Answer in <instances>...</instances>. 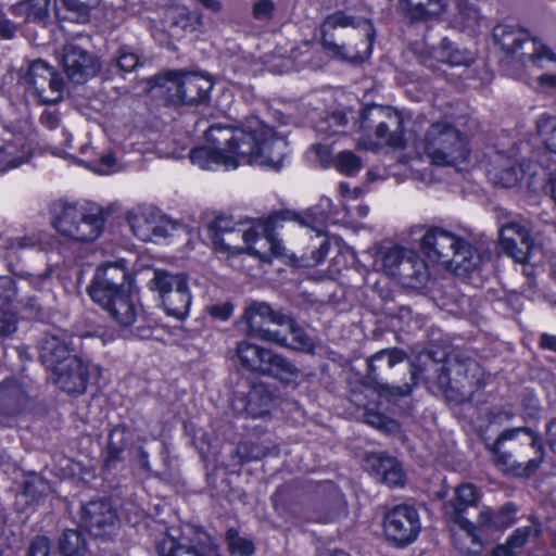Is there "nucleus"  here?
I'll use <instances>...</instances> for the list:
<instances>
[{
  "label": "nucleus",
  "mask_w": 556,
  "mask_h": 556,
  "mask_svg": "<svg viewBox=\"0 0 556 556\" xmlns=\"http://www.w3.org/2000/svg\"><path fill=\"white\" fill-rule=\"evenodd\" d=\"M156 86L162 91L165 100L174 105L184 104V101H176L174 98L178 93L177 86L181 83V72H169L163 76L156 77Z\"/></svg>",
  "instance_id": "obj_37"
},
{
  "label": "nucleus",
  "mask_w": 556,
  "mask_h": 556,
  "mask_svg": "<svg viewBox=\"0 0 556 556\" xmlns=\"http://www.w3.org/2000/svg\"><path fill=\"white\" fill-rule=\"evenodd\" d=\"M17 293V287L15 286L12 278L7 276H0V302H11Z\"/></svg>",
  "instance_id": "obj_55"
},
{
  "label": "nucleus",
  "mask_w": 556,
  "mask_h": 556,
  "mask_svg": "<svg viewBox=\"0 0 556 556\" xmlns=\"http://www.w3.org/2000/svg\"><path fill=\"white\" fill-rule=\"evenodd\" d=\"M34 147L28 135L9 128H0V174H5L27 163Z\"/></svg>",
  "instance_id": "obj_16"
},
{
  "label": "nucleus",
  "mask_w": 556,
  "mask_h": 556,
  "mask_svg": "<svg viewBox=\"0 0 556 556\" xmlns=\"http://www.w3.org/2000/svg\"><path fill=\"white\" fill-rule=\"evenodd\" d=\"M518 507L513 502H507L498 509L489 511V530L503 531L513 526L516 520Z\"/></svg>",
  "instance_id": "obj_36"
},
{
  "label": "nucleus",
  "mask_w": 556,
  "mask_h": 556,
  "mask_svg": "<svg viewBox=\"0 0 556 556\" xmlns=\"http://www.w3.org/2000/svg\"><path fill=\"white\" fill-rule=\"evenodd\" d=\"M60 136V140H58L56 138L52 139L54 141V146L52 147V153L56 156L67 159L70 154L65 151L64 148H61L59 146L64 143L65 147H70V143L72 141V135L65 128L61 127Z\"/></svg>",
  "instance_id": "obj_59"
},
{
  "label": "nucleus",
  "mask_w": 556,
  "mask_h": 556,
  "mask_svg": "<svg viewBox=\"0 0 556 556\" xmlns=\"http://www.w3.org/2000/svg\"><path fill=\"white\" fill-rule=\"evenodd\" d=\"M50 491V485L47 481L38 476H31L24 483L23 495L31 502H38L41 497L46 496Z\"/></svg>",
  "instance_id": "obj_44"
},
{
  "label": "nucleus",
  "mask_w": 556,
  "mask_h": 556,
  "mask_svg": "<svg viewBox=\"0 0 556 556\" xmlns=\"http://www.w3.org/2000/svg\"><path fill=\"white\" fill-rule=\"evenodd\" d=\"M538 129L544 137L546 149L556 154V118L547 114L541 115Z\"/></svg>",
  "instance_id": "obj_43"
},
{
  "label": "nucleus",
  "mask_w": 556,
  "mask_h": 556,
  "mask_svg": "<svg viewBox=\"0 0 556 556\" xmlns=\"http://www.w3.org/2000/svg\"><path fill=\"white\" fill-rule=\"evenodd\" d=\"M406 251L407 249L395 245L380 252L379 256L376 257L372 263L374 269L382 270L388 276H396Z\"/></svg>",
  "instance_id": "obj_34"
},
{
  "label": "nucleus",
  "mask_w": 556,
  "mask_h": 556,
  "mask_svg": "<svg viewBox=\"0 0 556 556\" xmlns=\"http://www.w3.org/2000/svg\"><path fill=\"white\" fill-rule=\"evenodd\" d=\"M226 542L231 554L251 556L254 553V544L252 541L241 536L235 529H229L227 531Z\"/></svg>",
  "instance_id": "obj_42"
},
{
  "label": "nucleus",
  "mask_w": 556,
  "mask_h": 556,
  "mask_svg": "<svg viewBox=\"0 0 556 556\" xmlns=\"http://www.w3.org/2000/svg\"><path fill=\"white\" fill-rule=\"evenodd\" d=\"M53 70V66L41 59L28 62L18 71V84L22 85L29 94L35 97L36 92L42 93L45 78L51 75Z\"/></svg>",
  "instance_id": "obj_27"
},
{
  "label": "nucleus",
  "mask_w": 556,
  "mask_h": 556,
  "mask_svg": "<svg viewBox=\"0 0 556 556\" xmlns=\"http://www.w3.org/2000/svg\"><path fill=\"white\" fill-rule=\"evenodd\" d=\"M53 382L68 394H80L87 388L88 366L77 356L65 358L60 365L50 369Z\"/></svg>",
  "instance_id": "obj_19"
},
{
  "label": "nucleus",
  "mask_w": 556,
  "mask_h": 556,
  "mask_svg": "<svg viewBox=\"0 0 556 556\" xmlns=\"http://www.w3.org/2000/svg\"><path fill=\"white\" fill-rule=\"evenodd\" d=\"M396 276L410 285H421L428 279L427 265L415 251L407 249Z\"/></svg>",
  "instance_id": "obj_30"
},
{
  "label": "nucleus",
  "mask_w": 556,
  "mask_h": 556,
  "mask_svg": "<svg viewBox=\"0 0 556 556\" xmlns=\"http://www.w3.org/2000/svg\"><path fill=\"white\" fill-rule=\"evenodd\" d=\"M63 89L64 81L61 75L55 71V68L51 72L47 78H45V83L42 84V94L41 92H36L35 98H37L41 103H58L63 98Z\"/></svg>",
  "instance_id": "obj_35"
},
{
  "label": "nucleus",
  "mask_w": 556,
  "mask_h": 556,
  "mask_svg": "<svg viewBox=\"0 0 556 556\" xmlns=\"http://www.w3.org/2000/svg\"><path fill=\"white\" fill-rule=\"evenodd\" d=\"M16 330L15 316L7 309L0 308V336H8Z\"/></svg>",
  "instance_id": "obj_58"
},
{
  "label": "nucleus",
  "mask_w": 556,
  "mask_h": 556,
  "mask_svg": "<svg viewBox=\"0 0 556 556\" xmlns=\"http://www.w3.org/2000/svg\"><path fill=\"white\" fill-rule=\"evenodd\" d=\"M334 167L348 176L356 175L362 168L361 159L352 151H342L338 153L333 161Z\"/></svg>",
  "instance_id": "obj_41"
},
{
  "label": "nucleus",
  "mask_w": 556,
  "mask_h": 556,
  "mask_svg": "<svg viewBox=\"0 0 556 556\" xmlns=\"http://www.w3.org/2000/svg\"><path fill=\"white\" fill-rule=\"evenodd\" d=\"M257 396H258V390H253L249 394V401H248L247 406H245L248 414H250L254 418L264 417L269 412L270 399L268 396H265L262 400L263 401V407L261 409H256V407H255V400H256Z\"/></svg>",
  "instance_id": "obj_54"
},
{
  "label": "nucleus",
  "mask_w": 556,
  "mask_h": 556,
  "mask_svg": "<svg viewBox=\"0 0 556 556\" xmlns=\"http://www.w3.org/2000/svg\"><path fill=\"white\" fill-rule=\"evenodd\" d=\"M276 4L273 0H255L252 5V16L257 21L271 20Z\"/></svg>",
  "instance_id": "obj_50"
},
{
  "label": "nucleus",
  "mask_w": 556,
  "mask_h": 556,
  "mask_svg": "<svg viewBox=\"0 0 556 556\" xmlns=\"http://www.w3.org/2000/svg\"><path fill=\"white\" fill-rule=\"evenodd\" d=\"M527 441L535 450L536 456L527 462L526 465L518 463L514 459L513 453H506L500 445H489V452L492 453V460L494 466L506 475L516 477H530L532 476L544 460L545 450L540 437L532 430H527Z\"/></svg>",
  "instance_id": "obj_15"
},
{
  "label": "nucleus",
  "mask_w": 556,
  "mask_h": 556,
  "mask_svg": "<svg viewBox=\"0 0 556 556\" xmlns=\"http://www.w3.org/2000/svg\"><path fill=\"white\" fill-rule=\"evenodd\" d=\"M355 26V21L352 16L346 15L342 11H337L328 15L320 25L321 45L323 48L332 56L343 61H362L364 58L358 52H350L345 46L336 43L329 33L336 28H345Z\"/></svg>",
  "instance_id": "obj_21"
},
{
  "label": "nucleus",
  "mask_w": 556,
  "mask_h": 556,
  "mask_svg": "<svg viewBox=\"0 0 556 556\" xmlns=\"http://www.w3.org/2000/svg\"><path fill=\"white\" fill-rule=\"evenodd\" d=\"M403 359L404 353L399 350H381L368 359V375L372 380L376 379L377 362L384 361L388 368L391 369Z\"/></svg>",
  "instance_id": "obj_40"
},
{
  "label": "nucleus",
  "mask_w": 556,
  "mask_h": 556,
  "mask_svg": "<svg viewBox=\"0 0 556 556\" xmlns=\"http://www.w3.org/2000/svg\"><path fill=\"white\" fill-rule=\"evenodd\" d=\"M60 551L64 556H84L85 541L76 530H66L60 539Z\"/></svg>",
  "instance_id": "obj_39"
},
{
  "label": "nucleus",
  "mask_w": 556,
  "mask_h": 556,
  "mask_svg": "<svg viewBox=\"0 0 556 556\" xmlns=\"http://www.w3.org/2000/svg\"><path fill=\"white\" fill-rule=\"evenodd\" d=\"M541 533V525L533 522L531 526L516 529L508 538L507 544L513 548H521L531 536H538Z\"/></svg>",
  "instance_id": "obj_46"
},
{
  "label": "nucleus",
  "mask_w": 556,
  "mask_h": 556,
  "mask_svg": "<svg viewBox=\"0 0 556 556\" xmlns=\"http://www.w3.org/2000/svg\"><path fill=\"white\" fill-rule=\"evenodd\" d=\"M400 3L414 20L439 16L453 7L452 22L462 29L475 28L480 20L476 0H400Z\"/></svg>",
  "instance_id": "obj_12"
},
{
  "label": "nucleus",
  "mask_w": 556,
  "mask_h": 556,
  "mask_svg": "<svg viewBox=\"0 0 556 556\" xmlns=\"http://www.w3.org/2000/svg\"><path fill=\"white\" fill-rule=\"evenodd\" d=\"M117 65L125 72H131L139 65V58L129 47H123L118 51Z\"/></svg>",
  "instance_id": "obj_52"
},
{
  "label": "nucleus",
  "mask_w": 556,
  "mask_h": 556,
  "mask_svg": "<svg viewBox=\"0 0 556 556\" xmlns=\"http://www.w3.org/2000/svg\"><path fill=\"white\" fill-rule=\"evenodd\" d=\"M71 342L62 334H47L40 341V358L50 370L60 365L71 354Z\"/></svg>",
  "instance_id": "obj_26"
},
{
  "label": "nucleus",
  "mask_w": 556,
  "mask_h": 556,
  "mask_svg": "<svg viewBox=\"0 0 556 556\" xmlns=\"http://www.w3.org/2000/svg\"><path fill=\"white\" fill-rule=\"evenodd\" d=\"M16 31V26L10 20L0 21V39H11Z\"/></svg>",
  "instance_id": "obj_63"
},
{
  "label": "nucleus",
  "mask_w": 556,
  "mask_h": 556,
  "mask_svg": "<svg viewBox=\"0 0 556 556\" xmlns=\"http://www.w3.org/2000/svg\"><path fill=\"white\" fill-rule=\"evenodd\" d=\"M368 213L369 207L365 204H359L354 210L345 205L338 208L333 207L329 198L323 197L316 205L303 212H275L267 218L253 223L245 230H223L219 223H214L208 226L207 236L218 251L229 254L247 251L249 254L266 260L269 254L276 257L283 256L285 248L276 233L280 222L295 220L301 226L315 230L317 237H321L324 236L323 227L327 223L351 226L356 218H364Z\"/></svg>",
  "instance_id": "obj_2"
},
{
  "label": "nucleus",
  "mask_w": 556,
  "mask_h": 556,
  "mask_svg": "<svg viewBox=\"0 0 556 556\" xmlns=\"http://www.w3.org/2000/svg\"><path fill=\"white\" fill-rule=\"evenodd\" d=\"M28 556H55L51 554L49 540L46 536H37L31 541Z\"/></svg>",
  "instance_id": "obj_56"
},
{
  "label": "nucleus",
  "mask_w": 556,
  "mask_h": 556,
  "mask_svg": "<svg viewBox=\"0 0 556 556\" xmlns=\"http://www.w3.org/2000/svg\"><path fill=\"white\" fill-rule=\"evenodd\" d=\"M262 375L273 377L285 383H291L298 378L299 370L290 361L271 351Z\"/></svg>",
  "instance_id": "obj_32"
},
{
  "label": "nucleus",
  "mask_w": 556,
  "mask_h": 556,
  "mask_svg": "<svg viewBox=\"0 0 556 556\" xmlns=\"http://www.w3.org/2000/svg\"><path fill=\"white\" fill-rule=\"evenodd\" d=\"M22 279L27 282L29 287L39 291L49 288L51 285V277L47 271L40 275L27 274L25 277H22Z\"/></svg>",
  "instance_id": "obj_57"
},
{
  "label": "nucleus",
  "mask_w": 556,
  "mask_h": 556,
  "mask_svg": "<svg viewBox=\"0 0 556 556\" xmlns=\"http://www.w3.org/2000/svg\"><path fill=\"white\" fill-rule=\"evenodd\" d=\"M519 180L518 169L514 165H508L500 174L494 176V185L501 188H511Z\"/></svg>",
  "instance_id": "obj_51"
},
{
  "label": "nucleus",
  "mask_w": 556,
  "mask_h": 556,
  "mask_svg": "<svg viewBox=\"0 0 556 556\" xmlns=\"http://www.w3.org/2000/svg\"><path fill=\"white\" fill-rule=\"evenodd\" d=\"M527 430L531 429L526 427L506 429L501 432L492 445H500V443H502L503 446H501V448L503 451L506 453H513V451L516 448L520 435H525L527 438Z\"/></svg>",
  "instance_id": "obj_48"
},
{
  "label": "nucleus",
  "mask_w": 556,
  "mask_h": 556,
  "mask_svg": "<svg viewBox=\"0 0 556 556\" xmlns=\"http://www.w3.org/2000/svg\"><path fill=\"white\" fill-rule=\"evenodd\" d=\"M53 227L62 237L76 242H91L104 228L101 208L89 202H71L61 205L53 218Z\"/></svg>",
  "instance_id": "obj_10"
},
{
  "label": "nucleus",
  "mask_w": 556,
  "mask_h": 556,
  "mask_svg": "<svg viewBox=\"0 0 556 556\" xmlns=\"http://www.w3.org/2000/svg\"><path fill=\"white\" fill-rule=\"evenodd\" d=\"M455 371L464 376L469 388L477 386L480 389L484 386V369L473 359H466L456 365Z\"/></svg>",
  "instance_id": "obj_38"
},
{
  "label": "nucleus",
  "mask_w": 556,
  "mask_h": 556,
  "mask_svg": "<svg viewBox=\"0 0 556 556\" xmlns=\"http://www.w3.org/2000/svg\"><path fill=\"white\" fill-rule=\"evenodd\" d=\"M494 213L502 251L516 263L530 265L523 269V273L527 277H531L532 265L542 256V245L511 212L496 207Z\"/></svg>",
  "instance_id": "obj_8"
},
{
  "label": "nucleus",
  "mask_w": 556,
  "mask_h": 556,
  "mask_svg": "<svg viewBox=\"0 0 556 556\" xmlns=\"http://www.w3.org/2000/svg\"><path fill=\"white\" fill-rule=\"evenodd\" d=\"M546 443L556 454V418L552 419L546 426Z\"/></svg>",
  "instance_id": "obj_64"
},
{
  "label": "nucleus",
  "mask_w": 556,
  "mask_h": 556,
  "mask_svg": "<svg viewBox=\"0 0 556 556\" xmlns=\"http://www.w3.org/2000/svg\"><path fill=\"white\" fill-rule=\"evenodd\" d=\"M205 137L212 147L194 148L189 155L193 165L205 170L247 164L278 172L290 153L286 138L257 118L248 119L241 128L213 125Z\"/></svg>",
  "instance_id": "obj_1"
},
{
  "label": "nucleus",
  "mask_w": 556,
  "mask_h": 556,
  "mask_svg": "<svg viewBox=\"0 0 556 556\" xmlns=\"http://www.w3.org/2000/svg\"><path fill=\"white\" fill-rule=\"evenodd\" d=\"M40 243L38 233H15L5 231L0 235V251L8 256H14L18 253L36 249Z\"/></svg>",
  "instance_id": "obj_29"
},
{
  "label": "nucleus",
  "mask_w": 556,
  "mask_h": 556,
  "mask_svg": "<svg viewBox=\"0 0 556 556\" xmlns=\"http://www.w3.org/2000/svg\"><path fill=\"white\" fill-rule=\"evenodd\" d=\"M410 147L418 155L425 154L432 164L455 166L468 156L466 142L457 128L447 122H435L422 137L415 138Z\"/></svg>",
  "instance_id": "obj_7"
},
{
  "label": "nucleus",
  "mask_w": 556,
  "mask_h": 556,
  "mask_svg": "<svg viewBox=\"0 0 556 556\" xmlns=\"http://www.w3.org/2000/svg\"><path fill=\"white\" fill-rule=\"evenodd\" d=\"M62 64L68 78L81 84L93 77L99 71L98 60L88 51L75 43H68L63 49Z\"/></svg>",
  "instance_id": "obj_20"
},
{
  "label": "nucleus",
  "mask_w": 556,
  "mask_h": 556,
  "mask_svg": "<svg viewBox=\"0 0 556 556\" xmlns=\"http://www.w3.org/2000/svg\"><path fill=\"white\" fill-rule=\"evenodd\" d=\"M420 248L427 258L456 275L475 271L481 257L464 239L441 228H430L420 239Z\"/></svg>",
  "instance_id": "obj_6"
},
{
  "label": "nucleus",
  "mask_w": 556,
  "mask_h": 556,
  "mask_svg": "<svg viewBox=\"0 0 556 556\" xmlns=\"http://www.w3.org/2000/svg\"><path fill=\"white\" fill-rule=\"evenodd\" d=\"M89 167L100 175H110L121 168L112 152L101 155L98 161L89 162Z\"/></svg>",
  "instance_id": "obj_49"
},
{
  "label": "nucleus",
  "mask_w": 556,
  "mask_h": 556,
  "mask_svg": "<svg viewBox=\"0 0 556 556\" xmlns=\"http://www.w3.org/2000/svg\"><path fill=\"white\" fill-rule=\"evenodd\" d=\"M366 470L389 488L404 485L405 476L401 464L383 454H370L365 460Z\"/></svg>",
  "instance_id": "obj_23"
},
{
  "label": "nucleus",
  "mask_w": 556,
  "mask_h": 556,
  "mask_svg": "<svg viewBox=\"0 0 556 556\" xmlns=\"http://www.w3.org/2000/svg\"><path fill=\"white\" fill-rule=\"evenodd\" d=\"M40 124L48 130H56L60 127V118L56 112L45 110L40 116Z\"/></svg>",
  "instance_id": "obj_60"
},
{
  "label": "nucleus",
  "mask_w": 556,
  "mask_h": 556,
  "mask_svg": "<svg viewBox=\"0 0 556 556\" xmlns=\"http://www.w3.org/2000/svg\"><path fill=\"white\" fill-rule=\"evenodd\" d=\"M330 248L329 240L324 238L318 248L312 253V260L315 265L320 264L328 255Z\"/></svg>",
  "instance_id": "obj_61"
},
{
  "label": "nucleus",
  "mask_w": 556,
  "mask_h": 556,
  "mask_svg": "<svg viewBox=\"0 0 556 556\" xmlns=\"http://www.w3.org/2000/svg\"><path fill=\"white\" fill-rule=\"evenodd\" d=\"M249 337L279 345L281 348L313 352L315 342L291 316L275 311L268 303H249L240 318Z\"/></svg>",
  "instance_id": "obj_3"
},
{
  "label": "nucleus",
  "mask_w": 556,
  "mask_h": 556,
  "mask_svg": "<svg viewBox=\"0 0 556 556\" xmlns=\"http://www.w3.org/2000/svg\"><path fill=\"white\" fill-rule=\"evenodd\" d=\"M132 233L141 241H155L168 235L169 223L152 207H138L127 217Z\"/></svg>",
  "instance_id": "obj_18"
},
{
  "label": "nucleus",
  "mask_w": 556,
  "mask_h": 556,
  "mask_svg": "<svg viewBox=\"0 0 556 556\" xmlns=\"http://www.w3.org/2000/svg\"><path fill=\"white\" fill-rule=\"evenodd\" d=\"M346 116L341 111H334L329 114L324 121H321L316 129L319 132L325 134L330 137L340 132V128H343L346 125Z\"/></svg>",
  "instance_id": "obj_45"
},
{
  "label": "nucleus",
  "mask_w": 556,
  "mask_h": 556,
  "mask_svg": "<svg viewBox=\"0 0 556 556\" xmlns=\"http://www.w3.org/2000/svg\"><path fill=\"white\" fill-rule=\"evenodd\" d=\"M206 311L213 318L226 321L233 313V305L231 302L215 303L207 306Z\"/></svg>",
  "instance_id": "obj_53"
},
{
  "label": "nucleus",
  "mask_w": 556,
  "mask_h": 556,
  "mask_svg": "<svg viewBox=\"0 0 556 556\" xmlns=\"http://www.w3.org/2000/svg\"><path fill=\"white\" fill-rule=\"evenodd\" d=\"M178 93L176 101H184V104L201 103L207 100L213 88V81L197 73L181 72V83L177 86Z\"/></svg>",
  "instance_id": "obj_25"
},
{
  "label": "nucleus",
  "mask_w": 556,
  "mask_h": 556,
  "mask_svg": "<svg viewBox=\"0 0 556 556\" xmlns=\"http://www.w3.org/2000/svg\"><path fill=\"white\" fill-rule=\"evenodd\" d=\"M88 293L122 327L135 323L138 311L131 299V278L124 261L98 267Z\"/></svg>",
  "instance_id": "obj_4"
},
{
  "label": "nucleus",
  "mask_w": 556,
  "mask_h": 556,
  "mask_svg": "<svg viewBox=\"0 0 556 556\" xmlns=\"http://www.w3.org/2000/svg\"><path fill=\"white\" fill-rule=\"evenodd\" d=\"M159 556H219L217 544L203 530L197 529L187 543L177 541L173 535H165L156 546Z\"/></svg>",
  "instance_id": "obj_17"
},
{
  "label": "nucleus",
  "mask_w": 556,
  "mask_h": 556,
  "mask_svg": "<svg viewBox=\"0 0 556 556\" xmlns=\"http://www.w3.org/2000/svg\"><path fill=\"white\" fill-rule=\"evenodd\" d=\"M25 402V390L15 379L0 384V425L11 427Z\"/></svg>",
  "instance_id": "obj_24"
},
{
  "label": "nucleus",
  "mask_w": 556,
  "mask_h": 556,
  "mask_svg": "<svg viewBox=\"0 0 556 556\" xmlns=\"http://www.w3.org/2000/svg\"><path fill=\"white\" fill-rule=\"evenodd\" d=\"M128 439L129 432L124 427L118 426L111 430L104 462L108 469L114 468L122 460L121 455L128 443Z\"/></svg>",
  "instance_id": "obj_33"
},
{
  "label": "nucleus",
  "mask_w": 556,
  "mask_h": 556,
  "mask_svg": "<svg viewBox=\"0 0 556 556\" xmlns=\"http://www.w3.org/2000/svg\"><path fill=\"white\" fill-rule=\"evenodd\" d=\"M359 131L357 148L362 150L408 149L412 143L405 137L403 114L391 106L372 104L365 108L361 113Z\"/></svg>",
  "instance_id": "obj_5"
},
{
  "label": "nucleus",
  "mask_w": 556,
  "mask_h": 556,
  "mask_svg": "<svg viewBox=\"0 0 556 556\" xmlns=\"http://www.w3.org/2000/svg\"><path fill=\"white\" fill-rule=\"evenodd\" d=\"M149 286L152 291L159 293L163 308L168 316L178 320L188 317L191 294L187 277L184 274H172L156 269Z\"/></svg>",
  "instance_id": "obj_13"
},
{
  "label": "nucleus",
  "mask_w": 556,
  "mask_h": 556,
  "mask_svg": "<svg viewBox=\"0 0 556 556\" xmlns=\"http://www.w3.org/2000/svg\"><path fill=\"white\" fill-rule=\"evenodd\" d=\"M421 530L417 509L407 504L392 507L383 518V532L396 546H407L416 541Z\"/></svg>",
  "instance_id": "obj_14"
},
{
  "label": "nucleus",
  "mask_w": 556,
  "mask_h": 556,
  "mask_svg": "<svg viewBox=\"0 0 556 556\" xmlns=\"http://www.w3.org/2000/svg\"><path fill=\"white\" fill-rule=\"evenodd\" d=\"M494 46L513 55L523 66L542 68L544 61L556 62V53L539 37L515 25L498 24L492 30Z\"/></svg>",
  "instance_id": "obj_9"
},
{
  "label": "nucleus",
  "mask_w": 556,
  "mask_h": 556,
  "mask_svg": "<svg viewBox=\"0 0 556 556\" xmlns=\"http://www.w3.org/2000/svg\"><path fill=\"white\" fill-rule=\"evenodd\" d=\"M115 521L116 511L108 501H91L81 508V525L94 536L108 533Z\"/></svg>",
  "instance_id": "obj_22"
},
{
  "label": "nucleus",
  "mask_w": 556,
  "mask_h": 556,
  "mask_svg": "<svg viewBox=\"0 0 556 556\" xmlns=\"http://www.w3.org/2000/svg\"><path fill=\"white\" fill-rule=\"evenodd\" d=\"M435 58L451 65L466 63V58L454 47V43L447 39L441 41L440 48L435 50Z\"/></svg>",
  "instance_id": "obj_47"
},
{
  "label": "nucleus",
  "mask_w": 556,
  "mask_h": 556,
  "mask_svg": "<svg viewBox=\"0 0 556 556\" xmlns=\"http://www.w3.org/2000/svg\"><path fill=\"white\" fill-rule=\"evenodd\" d=\"M314 151L318 156L323 166H329L331 163V152L328 146L325 144H315Z\"/></svg>",
  "instance_id": "obj_62"
},
{
  "label": "nucleus",
  "mask_w": 556,
  "mask_h": 556,
  "mask_svg": "<svg viewBox=\"0 0 556 556\" xmlns=\"http://www.w3.org/2000/svg\"><path fill=\"white\" fill-rule=\"evenodd\" d=\"M480 495L472 484H462L455 490V501L446 506V513L458 525L462 534L458 548L468 555H479L483 549L481 540L485 523L484 513L480 511L477 522L470 521L466 510L476 506Z\"/></svg>",
  "instance_id": "obj_11"
},
{
  "label": "nucleus",
  "mask_w": 556,
  "mask_h": 556,
  "mask_svg": "<svg viewBox=\"0 0 556 556\" xmlns=\"http://www.w3.org/2000/svg\"><path fill=\"white\" fill-rule=\"evenodd\" d=\"M271 350L260 346L247 340L238 342L236 354L240 365L255 374H263L264 368L270 357Z\"/></svg>",
  "instance_id": "obj_28"
},
{
  "label": "nucleus",
  "mask_w": 556,
  "mask_h": 556,
  "mask_svg": "<svg viewBox=\"0 0 556 556\" xmlns=\"http://www.w3.org/2000/svg\"><path fill=\"white\" fill-rule=\"evenodd\" d=\"M51 0H21L12 7V14L26 22L42 23L50 14Z\"/></svg>",
  "instance_id": "obj_31"
}]
</instances>
